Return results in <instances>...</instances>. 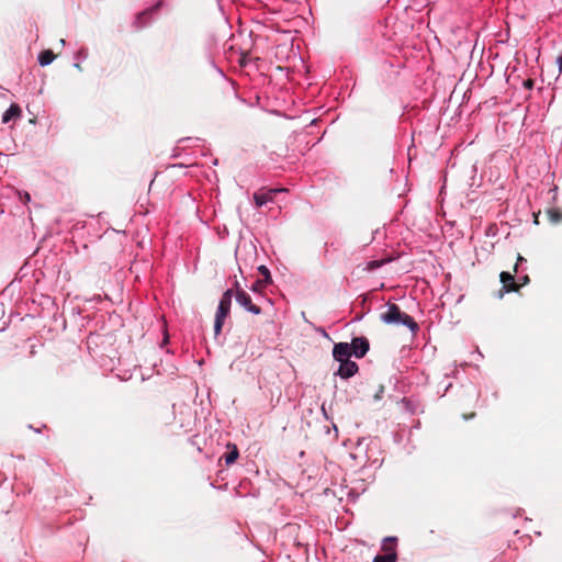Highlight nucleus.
I'll use <instances>...</instances> for the list:
<instances>
[{
  "instance_id": "f257e3e1",
  "label": "nucleus",
  "mask_w": 562,
  "mask_h": 562,
  "mask_svg": "<svg viewBox=\"0 0 562 562\" xmlns=\"http://www.w3.org/2000/svg\"><path fill=\"white\" fill-rule=\"evenodd\" d=\"M380 319L387 325H404L414 335L419 330V326L415 319L403 312L395 303L389 302L386 304V311L380 314Z\"/></svg>"
},
{
  "instance_id": "f03ea898",
  "label": "nucleus",
  "mask_w": 562,
  "mask_h": 562,
  "mask_svg": "<svg viewBox=\"0 0 562 562\" xmlns=\"http://www.w3.org/2000/svg\"><path fill=\"white\" fill-rule=\"evenodd\" d=\"M234 290L228 289L225 291L221 297L217 312L215 315V322H214V333L215 335H220L222 331V327L224 324L225 318L229 314L231 311V304H232V297H233Z\"/></svg>"
},
{
  "instance_id": "7ed1b4c3",
  "label": "nucleus",
  "mask_w": 562,
  "mask_h": 562,
  "mask_svg": "<svg viewBox=\"0 0 562 562\" xmlns=\"http://www.w3.org/2000/svg\"><path fill=\"white\" fill-rule=\"evenodd\" d=\"M233 290L235 291V297H236V301L238 304H240L248 312H250L255 315H258L261 313V308L258 305L252 303L250 295L240 288V284L238 281H235Z\"/></svg>"
},
{
  "instance_id": "20e7f679",
  "label": "nucleus",
  "mask_w": 562,
  "mask_h": 562,
  "mask_svg": "<svg viewBox=\"0 0 562 562\" xmlns=\"http://www.w3.org/2000/svg\"><path fill=\"white\" fill-rule=\"evenodd\" d=\"M162 1H158L155 5L137 13L135 21H134V27L136 30H142L145 26L148 25L150 18L153 14L158 12V10L161 8Z\"/></svg>"
},
{
  "instance_id": "39448f33",
  "label": "nucleus",
  "mask_w": 562,
  "mask_h": 562,
  "mask_svg": "<svg viewBox=\"0 0 562 562\" xmlns=\"http://www.w3.org/2000/svg\"><path fill=\"white\" fill-rule=\"evenodd\" d=\"M350 347H351V352L352 355L360 359V358H363L366 356V353L368 352L369 350V340L366 338V337H355L351 341V344H349Z\"/></svg>"
},
{
  "instance_id": "423d86ee",
  "label": "nucleus",
  "mask_w": 562,
  "mask_h": 562,
  "mask_svg": "<svg viewBox=\"0 0 562 562\" xmlns=\"http://www.w3.org/2000/svg\"><path fill=\"white\" fill-rule=\"evenodd\" d=\"M284 189H261L254 193V200L258 207L273 200V196Z\"/></svg>"
},
{
  "instance_id": "0eeeda50",
  "label": "nucleus",
  "mask_w": 562,
  "mask_h": 562,
  "mask_svg": "<svg viewBox=\"0 0 562 562\" xmlns=\"http://www.w3.org/2000/svg\"><path fill=\"white\" fill-rule=\"evenodd\" d=\"M383 551L385 554H379L373 559V562H395L396 561V552L394 549L393 539H386L383 547Z\"/></svg>"
},
{
  "instance_id": "6e6552de",
  "label": "nucleus",
  "mask_w": 562,
  "mask_h": 562,
  "mask_svg": "<svg viewBox=\"0 0 562 562\" xmlns=\"http://www.w3.org/2000/svg\"><path fill=\"white\" fill-rule=\"evenodd\" d=\"M352 356L351 347L348 342H337L333 349V357L336 361H346L350 360L349 358Z\"/></svg>"
},
{
  "instance_id": "1a4fd4ad",
  "label": "nucleus",
  "mask_w": 562,
  "mask_h": 562,
  "mask_svg": "<svg viewBox=\"0 0 562 562\" xmlns=\"http://www.w3.org/2000/svg\"><path fill=\"white\" fill-rule=\"evenodd\" d=\"M359 370L358 364L355 361L346 360L340 361L337 374L342 379H349L353 376Z\"/></svg>"
},
{
  "instance_id": "9d476101",
  "label": "nucleus",
  "mask_w": 562,
  "mask_h": 562,
  "mask_svg": "<svg viewBox=\"0 0 562 562\" xmlns=\"http://www.w3.org/2000/svg\"><path fill=\"white\" fill-rule=\"evenodd\" d=\"M501 282L503 283V290L506 292H516L520 285L515 281L514 274L503 271L499 274Z\"/></svg>"
},
{
  "instance_id": "9b49d317",
  "label": "nucleus",
  "mask_w": 562,
  "mask_h": 562,
  "mask_svg": "<svg viewBox=\"0 0 562 562\" xmlns=\"http://www.w3.org/2000/svg\"><path fill=\"white\" fill-rule=\"evenodd\" d=\"M22 115V110L19 104L12 103L10 108L2 115V123L7 124L10 121H15Z\"/></svg>"
},
{
  "instance_id": "f8f14e48",
  "label": "nucleus",
  "mask_w": 562,
  "mask_h": 562,
  "mask_svg": "<svg viewBox=\"0 0 562 562\" xmlns=\"http://www.w3.org/2000/svg\"><path fill=\"white\" fill-rule=\"evenodd\" d=\"M227 448L229 451L223 456V459L225 460L226 465H231L237 460L239 452L234 443H228Z\"/></svg>"
},
{
  "instance_id": "ddd939ff",
  "label": "nucleus",
  "mask_w": 562,
  "mask_h": 562,
  "mask_svg": "<svg viewBox=\"0 0 562 562\" xmlns=\"http://www.w3.org/2000/svg\"><path fill=\"white\" fill-rule=\"evenodd\" d=\"M56 58V55L50 49L43 50L38 55V63L41 66H47Z\"/></svg>"
},
{
  "instance_id": "4468645a",
  "label": "nucleus",
  "mask_w": 562,
  "mask_h": 562,
  "mask_svg": "<svg viewBox=\"0 0 562 562\" xmlns=\"http://www.w3.org/2000/svg\"><path fill=\"white\" fill-rule=\"evenodd\" d=\"M546 215L551 224H559L562 222V211L559 209H548Z\"/></svg>"
},
{
  "instance_id": "2eb2a0df",
  "label": "nucleus",
  "mask_w": 562,
  "mask_h": 562,
  "mask_svg": "<svg viewBox=\"0 0 562 562\" xmlns=\"http://www.w3.org/2000/svg\"><path fill=\"white\" fill-rule=\"evenodd\" d=\"M258 271L263 277V279L261 281H265L266 284H269L272 282L270 271L266 266H263V265L259 266Z\"/></svg>"
},
{
  "instance_id": "dca6fc26",
  "label": "nucleus",
  "mask_w": 562,
  "mask_h": 562,
  "mask_svg": "<svg viewBox=\"0 0 562 562\" xmlns=\"http://www.w3.org/2000/svg\"><path fill=\"white\" fill-rule=\"evenodd\" d=\"M266 286H267V284L265 283V281L257 280L252 284L251 290L255 291V292H261Z\"/></svg>"
},
{
  "instance_id": "f3484780",
  "label": "nucleus",
  "mask_w": 562,
  "mask_h": 562,
  "mask_svg": "<svg viewBox=\"0 0 562 562\" xmlns=\"http://www.w3.org/2000/svg\"><path fill=\"white\" fill-rule=\"evenodd\" d=\"M524 86H525V88H527V89H531V88L533 87V80H531V79H527V80H525V81H524Z\"/></svg>"
},
{
  "instance_id": "a211bd4d",
  "label": "nucleus",
  "mask_w": 562,
  "mask_h": 562,
  "mask_svg": "<svg viewBox=\"0 0 562 562\" xmlns=\"http://www.w3.org/2000/svg\"><path fill=\"white\" fill-rule=\"evenodd\" d=\"M383 392H384V386H383V385H380V386H379V391L376 392V394L374 395V397H375L376 400H379V398L381 397V395L383 394Z\"/></svg>"
},
{
  "instance_id": "6ab92c4d",
  "label": "nucleus",
  "mask_w": 562,
  "mask_h": 562,
  "mask_svg": "<svg viewBox=\"0 0 562 562\" xmlns=\"http://www.w3.org/2000/svg\"><path fill=\"white\" fill-rule=\"evenodd\" d=\"M557 63L559 65V71L562 72V55H560L558 58H557Z\"/></svg>"
},
{
  "instance_id": "aec40b11",
  "label": "nucleus",
  "mask_w": 562,
  "mask_h": 562,
  "mask_svg": "<svg viewBox=\"0 0 562 562\" xmlns=\"http://www.w3.org/2000/svg\"><path fill=\"white\" fill-rule=\"evenodd\" d=\"M539 215H540V211L538 213H533V223L535 224H539Z\"/></svg>"
},
{
  "instance_id": "412c9836",
  "label": "nucleus",
  "mask_w": 562,
  "mask_h": 562,
  "mask_svg": "<svg viewBox=\"0 0 562 562\" xmlns=\"http://www.w3.org/2000/svg\"><path fill=\"white\" fill-rule=\"evenodd\" d=\"M380 263L378 261H372L370 262V268H375V267H379Z\"/></svg>"
},
{
  "instance_id": "4be33fe9",
  "label": "nucleus",
  "mask_w": 562,
  "mask_h": 562,
  "mask_svg": "<svg viewBox=\"0 0 562 562\" xmlns=\"http://www.w3.org/2000/svg\"><path fill=\"white\" fill-rule=\"evenodd\" d=\"M246 59H247V54H244V55L241 56L240 63H241V64H245V63H246Z\"/></svg>"
},
{
  "instance_id": "5701e85b",
  "label": "nucleus",
  "mask_w": 562,
  "mask_h": 562,
  "mask_svg": "<svg viewBox=\"0 0 562 562\" xmlns=\"http://www.w3.org/2000/svg\"><path fill=\"white\" fill-rule=\"evenodd\" d=\"M474 416H475V413H472V414H471V415H469V416L464 415V418H465V419H469V418H472V417H474Z\"/></svg>"
},
{
  "instance_id": "b1692460",
  "label": "nucleus",
  "mask_w": 562,
  "mask_h": 562,
  "mask_svg": "<svg viewBox=\"0 0 562 562\" xmlns=\"http://www.w3.org/2000/svg\"><path fill=\"white\" fill-rule=\"evenodd\" d=\"M522 281H524V283L529 282V277L528 276L524 277Z\"/></svg>"
},
{
  "instance_id": "393cba45",
  "label": "nucleus",
  "mask_w": 562,
  "mask_h": 562,
  "mask_svg": "<svg viewBox=\"0 0 562 562\" xmlns=\"http://www.w3.org/2000/svg\"><path fill=\"white\" fill-rule=\"evenodd\" d=\"M522 260H524V258L519 255L518 256V261H522Z\"/></svg>"
}]
</instances>
